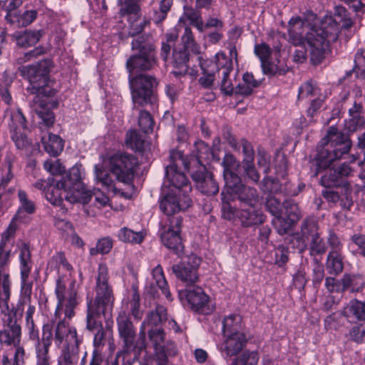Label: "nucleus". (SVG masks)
<instances>
[{
  "mask_svg": "<svg viewBox=\"0 0 365 365\" xmlns=\"http://www.w3.org/2000/svg\"><path fill=\"white\" fill-rule=\"evenodd\" d=\"M289 41L294 46L307 43L311 61L320 63L325 57L329 44L337 40L339 28L331 18L324 19L319 26H310L308 21L292 17L288 22Z\"/></svg>",
  "mask_w": 365,
  "mask_h": 365,
  "instance_id": "1",
  "label": "nucleus"
},
{
  "mask_svg": "<svg viewBox=\"0 0 365 365\" xmlns=\"http://www.w3.org/2000/svg\"><path fill=\"white\" fill-rule=\"evenodd\" d=\"M74 285L75 281H73L67 289L62 277L56 282L57 304L53 317L58 322L54 329V344L58 348L79 346L83 341L78 335L76 328L68 322L75 316V309L80 303V297Z\"/></svg>",
  "mask_w": 365,
  "mask_h": 365,
  "instance_id": "2",
  "label": "nucleus"
},
{
  "mask_svg": "<svg viewBox=\"0 0 365 365\" xmlns=\"http://www.w3.org/2000/svg\"><path fill=\"white\" fill-rule=\"evenodd\" d=\"M51 66L50 61L43 60L36 64L19 68L21 75L30 83L27 91L31 94H36L31 107L47 127L52 125L54 122L53 113L48 107V97L54 96L56 92L53 88L54 83L48 77Z\"/></svg>",
  "mask_w": 365,
  "mask_h": 365,
  "instance_id": "3",
  "label": "nucleus"
},
{
  "mask_svg": "<svg viewBox=\"0 0 365 365\" xmlns=\"http://www.w3.org/2000/svg\"><path fill=\"white\" fill-rule=\"evenodd\" d=\"M114 296L108 283V269L106 264H100L96 285L94 299L86 297V329L94 331L103 327L102 318L111 315L113 309Z\"/></svg>",
  "mask_w": 365,
  "mask_h": 365,
  "instance_id": "4",
  "label": "nucleus"
},
{
  "mask_svg": "<svg viewBox=\"0 0 365 365\" xmlns=\"http://www.w3.org/2000/svg\"><path fill=\"white\" fill-rule=\"evenodd\" d=\"M19 269H20V299L21 304H28V309L25 312L26 322H31L34 320V314L36 307L31 304V294L33 282L29 279L32 268L31 253L29 246L24 242L18 243Z\"/></svg>",
  "mask_w": 365,
  "mask_h": 365,
  "instance_id": "5",
  "label": "nucleus"
},
{
  "mask_svg": "<svg viewBox=\"0 0 365 365\" xmlns=\"http://www.w3.org/2000/svg\"><path fill=\"white\" fill-rule=\"evenodd\" d=\"M327 138L334 149L332 150L324 148L319 149L315 157L317 169L314 176H317L320 170L328 168L335 160H339L344 154L348 153L351 147V140L344 135L338 133L334 127L329 129Z\"/></svg>",
  "mask_w": 365,
  "mask_h": 365,
  "instance_id": "6",
  "label": "nucleus"
},
{
  "mask_svg": "<svg viewBox=\"0 0 365 365\" xmlns=\"http://www.w3.org/2000/svg\"><path fill=\"white\" fill-rule=\"evenodd\" d=\"M135 52L126 61V68L130 74L153 69L156 65V57L153 44L143 36L132 41Z\"/></svg>",
  "mask_w": 365,
  "mask_h": 365,
  "instance_id": "7",
  "label": "nucleus"
},
{
  "mask_svg": "<svg viewBox=\"0 0 365 365\" xmlns=\"http://www.w3.org/2000/svg\"><path fill=\"white\" fill-rule=\"evenodd\" d=\"M189 169V161L181 151L171 150L169 164L165 167V178L174 189L173 190L183 195H188L192 190L189 180L183 170Z\"/></svg>",
  "mask_w": 365,
  "mask_h": 365,
  "instance_id": "8",
  "label": "nucleus"
},
{
  "mask_svg": "<svg viewBox=\"0 0 365 365\" xmlns=\"http://www.w3.org/2000/svg\"><path fill=\"white\" fill-rule=\"evenodd\" d=\"M138 165L133 154L118 152L108 158V170L115 180L125 185H131Z\"/></svg>",
  "mask_w": 365,
  "mask_h": 365,
  "instance_id": "9",
  "label": "nucleus"
},
{
  "mask_svg": "<svg viewBox=\"0 0 365 365\" xmlns=\"http://www.w3.org/2000/svg\"><path fill=\"white\" fill-rule=\"evenodd\" d=\"M129 83L133 105L145 106L155 103L154 88L157 86L158 82L154 77L140 74L130 78Z\"/></svg>",
  "mask_w": 365,
  "mask_h": 365,
  "instance_id": "10",
  "label": "nucleus"
},
{
  "mask_svg": "<svg viewBox=\"0 0 365 365\" xmlns=\"http://www.w3.org/2000/svg\"><path fill=\"white\" fill-rule=\"evenodd\" d=\"M201 258L191 254L179 264L172 267L173 272L182 282L192 284L198 280L197 269L201 263Z\"/></svg>",
  "mask_w": 365,
  "mask_h": 365,
  "instance_id": "11",
  "label": "nucleus"
},
{
  "mask_svg": "<svg viewBox=\"0 0 365 365\" xmlns=\"http://www.w3.org/2000/svg\"><path fill=\"white\" fill-rule=\"evenodd\" d=\"M21 327L16 319L9 317L0 330V345L13 346L15 350L24 349L21 344Z\"/></svg>",
  "mask_w": 365,
  "mask_h": 365,
  "instance_id": "12",
  "label": "nucleus"
},
{
  "mask_svg": "<svg viewBox=\"0 0 365 365\" xmlns=\"http://www.w3.org/2000/svg\"><path fill=\"white\" fill-rule=\"evenodd\" d=\"M181 224L182 219L180 217L173 218L170 227L160 235L162 243L176 254H179L183 250L182 239L180 235Z\"/></svg>",
  "mask_w": 365,
  "mask_h": 365,
  "instance_id": "13",
  "label": "nucleus"
},
{
  "mask_svg": "<svg viewBox=\"0 0 365 365\" xmlns=\"http://www.w3.org/2000/svg\"><path fill=\"white\" fill-rule=\"evenodd\" d=\"M192 200L188 195L171 190L170 193L165 195L160 202V210L167 215H172L180 210L187 209L191 205Z\"/></svg>",
  "mask_w": 365,
  "mask_h": 365,
  "instance_id": "14",
  "label": "nucleus"
},
{
  "mask_svg": "<svg viewBox=\"0 0 365 365\" xmlns=\"http://www.w3.org/2000/svg\"><path fill=\"white\" fill-rule=\"evenodd\" d=\"M116 322L119 336L124 343L123 351H126V353H128L136 347L135 345V329L130 317L125 312L119 313Z\"/></svg>",
  "mask_w": 365,
  "mask_h": 365,
  "instance_id": "15",
  "label": "nucleus"
},
{
  "mask_svg": "<svg viewBox=\"0 0 365 365\" xmlns=\"http://www.w3.org/2000/svg\"><path fill=\"white\" fill-rule=\"evenodd\" d=\"M352 169L351 166L344 163L336 169H330L327 173L322 176L320 184L324 187H349L347 181H343V178L351 175Z\"/></svg>",
  "mask_w": 365,
  "mask_h": 365,
  "instance_id": "16",
  "label": "nucleus"
},
{
  "mask_svg": "<svg viewBox=\"0 0 365 365\" xmlns=\"http://www.w3.org/2000/svg\"><path fill=\"white\" fill-rule=\"evenodd\" d=\"M317 224L311 220H306L303 222L301 232L307 237H311L310 252L312 255H322L327 250L326 245L317 232Z\"/></svg>",
  "mask_w": 365,
  "mask_h": 365,
  "instance_id": "17",
  "label": "nucleus"
},
{
  "mask_svg": "<svg viewBox=\"0 0 365 365\" xmlns=\"http://www.w3.org/2000/svg\"><path fill=\"white\" fill-rule=\"evenodd\" d=\"M226 189L233 196L236 195L237 198L245 205L250 207H254L259 202V194L255 187L247 186L238 182L232 181V186H226Z\"/></svg>",
  "mask_w": 365,
  "mask_h": 365,
  "instance_id": "18",
  "label": "nucleus"
},
{
  "mask_svg": "<svg viewBox=\"0 0 365 365\" xmlns=\"http://www.w3.org/2000/svg\"><path fill=\"white\" fill-rule=\"evenodd\" d=\"M223 339L220 349L228 357L236 356L243 349L247 341L246 336L243 332L223 334Z\"/></svg>",
  "mask_w": 365,
  "mask_h": 365,
  "instance_id": "19",
  "label": "nucleus"
},
{
  "mask_svg": "<svg viewBox=\"0 0 365 365\" xmlns=\"http://www.w3.org/2000/svg\"><path fill=\"white\" fill-rule=\"evenodd\" d=\"M186 299L190 308L197 312L207 314L211 312L208 307L209 297L200 287H193L186 289Z\"/></svg>",
  "mask_w": 365,
  "mask_h": 365,
  "instance_id": "20",
  "label": "nucleus"
},
{
  "mask_svg": "<svg viewBox=\"0 0 365 365\" xmlns=\"http://www.w3.org/2000/svg\"><path fill=\"white\" fill-rule=\"evenodd\" d=\"M145 0H141L135 2L138 6V10L133 11H128L127 13L121 12V6L117 0V5L119 7V14L120 16H127L130 21L129 34L132 36L138 35L141 33L145 27L150 24V21L145 18H141L140 14V4Z\"/></svg>",
  "mask_w": 365,
  "mask_h": 365,
  "instance_id": "21",
  "label": "nucleus"
},
{
  "mask_svg": "<svg viewBox=\"0 0 365 365\" xmlns=\"http://www.w3.org/2000/svg\"><path fill=\"white\" fill-rule=\"evenodd\" d=\"M192 179L196 183L197 189L207 195H216L219 186L212 173L208 171L196 172L192 174Z\"/></svg>",
  "mask_w": 365,
  "mask_h": 365,
  "instance_id": "22",
  "label": "nucleus"
},
{
  "mask_svg": "<svg viewBox=\"0 0 365 365\" xmlns=\"http://www.w3.org/2000/svg\"><path fill=\"white\" fill-rule=\"evenodd\" d=\"M17 197L19 202V207L14 216L16 220L22 221L27 215H33L36 212V206L27 192L22 190H18Z\"/></svg>",
  "mask_w": 365,
  "mask_h": 365,
  "instance_id": "23",
  "label": "nucleus"
},
{
  "mask_svg": "<svg viewBox=\"0 0 365 365\" xmlns=\"http://www.w3.org/2000/svg\"><path fill=\"white\" fill-rule=\"evenodd\" d=\"M167 319V310L163 306H157L155 310H153L148 314L146 319L142 323L140 327V335L143 339V342L139 346L140 349L145 346L144 340L145 336V326H158L159 324L163 323V321Z\"/></svg>",
  "mask_w": 365,
  "mask_h": 365,
  "instance_id": "24",
  "label": "nucleus"
},
{
  "mask_svg": "<svg viewBox=\"0 0 365 365\" xmlns=\"http://www.w3.org/2000/svg\"><path fill=\"white\" fill-rule=\"evenodd\" d=\"M237 217L244 227L262 224L266 219L263 212L259 210H255V207L250 209H242L237 213Z\"/></svg>",
  "mask_w": 365,
  "mask_h": 365,
  "instance_id": "25",
  "label": "nucleus"
},
{
  "mask_svg": "<svg viewBox=\"0 0 365 365\" xmlns=\"http://www.w3.org/2000/svg\"><path fill=\"white\" fill-rule=\"evenodd\" d=\"M141 107L133 105L132 116L137 118L138 125L140 130L148 133L153 130L155 122L151 114Z\"/></svg>",
  "mask_w": 365,
  "mask_h": 365,
  "instance_id": "26",
  "label": "nucleus"
},
{
  "mask_svg": "<svg viewBox=\"0 0 365 365\" xmlns=\"http://www.w3.org/2000/svg\"><path fill=\"white\" fill-rule=\"evenodd\" d=\"M148 337L157 354L160 356L165 355L168 346L170 344L165 339V333L163 329L152 328L148 331Z\"/></svg>",
  "mask_w": 365,
  "mask_h": 365,
  "instance_id": "27",
  "label": "nucleus"
},
{
  "mask_svg": "<svg viewBox=\"0 0 365 365\" xmlns=\"http://www.w3.org/2000/svg\"><path fill=\"white\" fill-rule=\"evenodd\" d=\"M66 181H58L56 185H50L45 191V197L46 200L55 206H61L63 201L62 196L63 192L66 194L67 187H68Z\"/></svg>",
  "mask_w": 365,
  "mask_h": 365,
  "instance_id": "28",
  "label": "nucleus"
},
{
  "mask_svg": "<svg viewBox=\"0 0 365 365\" xmlns=\"http://www.w3.org/2000/svg\"><path fill=\"white\" fill-rule=\"evenodd\" d=\"M200 66L202 70V76H201L198 81L200 85L205 88H212L215 81V71L211 67H215V65L211 60H204L202 56H197Z\"/></svg>",
  "mask_w": 365,
  "mask_h": 365,
  "instance_id": "29",
  "label": "nucleus"
},
{
  "mask_svg": "<svg viewBox=\"0 0 365 365\" xmlns=\"http://www.w3.org/2000/svg\"><path fill=\"white\" fill-rule=\"evenodd\" d=\"M42 36V31H16L12 37L16 41V43L21 47H29L35 45Z\"/></svg>",
  "mask_w": 365,
  "mask_h": 365,
  "instance_id": "30",
  "label": "nucleus"
},
{
  "mask_svg": "<svg viewBox=\"0 0 365 365\" xmlns=\"http://www.w3.org/2000/svg\"><path fill=\"white\" fill-rule=\"evenodd\" d=\"M237 163L235 157L230 153L225 154L223 158L222 165L224 168L223 176L225 182V186H232V181L238 182L240 178L232 172V169Z\"/></svg>",
  "mask_w": 365,
  "mask_h": 365,
  "instance_id": "31",
  "label": "nucleus"
},
{
  "mask_svg": "<svg viewBox=\"0 0 365 365\" xmlns=\"http://www.w3.org/2000/svg\"><path fill=\"white\" fill-rule=\"evenodd\" d=\"M41 143L44 150L51 156H58L63 149V143L61 138L52 133L41 137Z\"/></svg>",
  "mask_w": 365,
  "mask_h": 365,
  "instance_id": "32",
  "label": "nucleus"
},
{
  "mask_svg": "<svg viewBox=\"0 0 365 365\" xmlns=\"http://www.w3.org/2000/svg\"><path fill=\"white\" fill-rule=\"evenodd\" d=\"M259 82L254 78L252 73H245L242 77V82L235 87V93L243 96L252 94L253 89L258 87Z\"/></svg>",
  "mask_w": 365,
  "mask_h": 365,
  "instance_id": "33",
  "label": "nucleus"
},
{
  "mask_svg": "<svg viewBox=\"0 0 365 365\" xmlns=\"http://www.w3.org/2000/svg\"><path fill=\"white\" fill-rule=\"evenodd\" d=\"M153 278L156 285L160 289L162 293L165 296L166 299L172 301V296L169 289L168 282L165 277L163 267L160 264H158L152 270Z\"/></svg>",
  "mask_w": 365,
  "mask_h": 365,
  "instance_id": "34",
  "label": "nucleus"
},
{
  "mask_svg": "<svg viewBox=\"0 0 365 365\" xmlns=\"http://www.w3.org/2000/svg\"><path fill=\"white\" fill-rule=\"evenodd\" d=\"M37 17L36 10L24 11L21 15L16 16L13 14H7L6 19L11 24L17 23L18 26H27L31 24Z\"/></svg>",
  "mask_w": 365,
  "mask_h": 365,
  "instance_id": "35",
  "label": "nucleus"
},
{
  "mask_svg": "<svg viewBox=\"0 0 365 365\" xmlns=\"http://www.w3.org/2000/svg\"><path fill=\"white\" fill-rule=\"evenodd\" d=\"M362 106L361 103H354L351 108L349 109V115L350 117L349 130L354 131L361 128L364 124V119L361 116Z\"/></svg>",
  "mask_w": 365,
  "mask_h": 365,
  "instance_id": "36",
  "label": "nucleus"
},
{
  "mask_svg": "<svg viewBox=\"0 0 365 365\" xmlns=\"http://www.w3.org/2000/svg\"><path fill=\"white\" fill-rule=\"evenodd\" d=\"M242 317L237 314H230L225 317L222 322L223 334L242 332Z\"/></svg>",
  "mask_w": 365,
  "mask_h": 365,
  "instance_id": "37",
  "label": "nucleus"
},
{
  "mask_svg": "<svg viewBox=\"0 0 365 365\" xmlns=\"http://www.w3.org/2000/svg\"><path fill=\"white\" fill-rule=\"evenodd\" d=\"M344 314L351 315L359 321H365V301L351 300L344 309Z\"/></svg>",
  "mask_w": 365,
  "mask_h": 365,
  "instance_id": "38",
  "label": "nucleus"
},
{
  "mask_svg": "<svg viewBox=\"0 0 365 365\" xmlns=\"http://www.w3.org/2000/svg\"><path fill=\"white\" fill-rule=\"evenodd\" d=\"M53 341H54V334L51 325L43 324L41 338L38 336V339L35 343V349L49 351Z\"/></svg>",
  "mask_w": 365,
  "mask_h": 365,
  "instance_id": "39",
  "label": "nucleus"
},
{
  "mask_svg": "<svg viewBox=\"0 0 365 365\" xmlns=\"http://www.w3.org/2000/svg\"><path fill=\"white\" fill-rule=\"evenodd\" d=\"M79 361V346L66 347L62 351L58 365H78Z\"/></svg>",
  "mask_w": 365,
  "mask_h": 365,
  "instance_id": "40",
  "label": "nucleus"
},
{
  "mask_svg": "<svg viewBox=\"0 0 365 365\" xmlns=\"http://www.w3.org/2000/svg\"><path fill=\"white\" fill-rule=\"evenodd\" d=\"M128 148L139 152H142L145 148V140L142 135L135 130H128L125 140Z\"/></svg>",
  "mask_w": 365,
  "mask_h": 365,
  "instance_id": "41",
  "label": "nucleus"
},
{
  "mask_svg": "<svg viewBox=\"0 0 365 365\" xmlns=\"http://www.w3.org/2000/svg\"><path fill=\"white\" fill-rule=\"evenodd\" d=\"M187 51L188 50L185 48L180 51H173V65L175 67L180 68L179 71H173L175 75H182L186 73L187 70V62L188 61Z\"/></svg>",
  "mask_w": 365,
  "mask_h": 365,
  "instance_id": "42",
  "label": "nucleus"
},
{
  "mask_svg": "<svg viewBox=\"0 0 365 365\" xmlns=\"http://www.w3.org/2000/svg\"><path fill=\"white\" fill-rule=\"evenodd\" d=\"M215 67H211L215 72L217 71L219 73H231L232 71V61L224 53L219 52L215 56V61H212Z\"/></svg>",
  "mask_w": 365,
  "mask_h": 365,
  "instance_id": "43",
  "label": "nucleus"
},
{
  "mask_svg": "<svg viewBox=\"0 0 365 365\" xmlns=\"http://www.w3.org/2000/svg\"><path fill=\"white\" fill-rule=\"evenodd\" d=\"M326 267L331 274H338L343 270L342 257L340 253L329 252Z\"/></svg>",
  "mask_w": 365,
  "mask_h": 365,
  "instance_id": "44",
  "label": "nucleus"
},
{
  "mask_svg": "<svg viewBox=\"0 0 365 365\" xmlns=\"http://www.w3.org/2000/svg\"><path fill=\"white\" fill-rule=\"evenodd\" d=\"M0 96L1 99L6 103L10 104L12 98L9 92V87L13 83V77L7 71H4L0 78Z\"/></svg>",
  "mask_w": 365,
  "mask_h": 365,
  "instance_id": "45",
  "label": "nucleus"
},
{
  "mask_svg": "<svg viewBox=\"0 0 365 365\" xmlns=\"http://www.w3.org/2000/svg\"><path fill=\"white\" fill-rule=\"evenodd\" d=\"M10 119L9 126L11 133L25 130L27 128L26 118L19 108L11 113Z\"/></svg>",
  "mask_w": 365,
  "mask_h": 365,
  "instance_id": "46",
  "label": "nucleus"
},
{
  "mask_svg": "<svg viewBox=\"0 0 365 365\" xmlns=\"http://www.w3.org/2000/svg\"><path fill=\"white\" fill-rule=\"evenodd\" d=\"M259 359V355L258 351L245 350L234 359L232 365H257Z\"/></svg>",
  "mask_w": 365,
  "mask_h": 365,
  "instance_id": "47",
  "label": "nucleus"
},
{
  "mask_svg": "<svg viewBox=\"0 0 365 365\" xmlns=\"http://www.w3.org/2000/svg\"><path fill=\"white\" fill-rule=\"evenodd\" d=\"M320 89L316 83L308 81L299 88L298 98L308 99L320 96Z\"/></svg>",
  "mask_w": 365,
  "mask_h": 365,
  "instance_id": "48",
  "label": "nucleus"
},
{
  "mask_svg": "<svg viewBox=\"0 0 365 365\" xmlns=\"http://www.w3.org/2000/svg\"><path fill=\"white\" fill-rule=\"evenodd\" d=\"M118 237L124 242L140 244L143 242L144 236L140 232H134L127 227H123L119 230Z\"/></svg>",
  "mask_w": 365,
  "mask_h": 365,
  "instance_id": "49",
  "label": "nucleus"
},
{
  "mask_svg": "<svg viewBox=\"0 0 365 365\" xmlns=\"http://www.w3.org/2000/svg\"><path fill=\"white\" fill-rule=\"evenodd\" d=\"M222 196V217L228 220H231L235 217V209L232 207L230 203V200H234L235 196H232L230 191L227 190V194L224 191L221 192Z\"/></svg>",
  "mask_w": 365,
  "mask_h": 365,
  "instance_id": "50",
  "label": "nucleus"
},
{
  "mask_svg": "<svg viewBox=\"0 0 365 365\" xmlns=\"http://www.w3.org/2000/svg\"><path fill=\"white\" fill-rule=\"evenodd\" d=\"M13 158L7 156L4 160V168L1 170V176L0 180V187L5 188L14 178L12 172Z\"/></svg>",
  "mask_w": 365,
  "mask_h": 365,
  "instance_id": "51",
  "label": "nucleus"
},
{
  "mask_svg": "<svg viewBox=\"0 0 365 365\" xmlns=\"http://www.w3.org/2000/svg\"><path fill=\"white\" fill-rule=\"evenodd\" d=\"M95 175L98 181H99L105 187H113L114 185L115 178L112 174L105 171L102 165H96L94 166Z\"/></svg>",
  "mask_w": 365,
  "mask_h": 365,
  "instance_id": "52",
  "label": "nucleus"
},
{
  "mask_svg": "<svg viewBox=\"0 0 365 365\" xmlns=\"http://www.w3.org/2000/svg\"><path fill=\"white\" fill-rule=\"evenodd\" d=\"M113 247V240L109 237H105L98 240L95 247L90 249L91 255L98 254L105 255L108 253Z\"/></svg>",
  "mask_w": 365,
  "mask_h": 365,
  "instance_id": "53",
  "label": "nucleus"
},
{
  "mask_svg": "<svg viewBox=\"0 0 365 365\" xmlns=\"http://www.w3.org/2000/svg\"><path fill=\"white\" fill-rule=\"evenodd\" d=\"M84 187L82 183H76L67 187L64 198L70 203H76L81 197Z\"/></svg>",
  "mask_w": 365,
  "mask_h": 365,
  "instance_id": "54",
  "label": "nucleus"
},
{
  "mask_svg": "<svg viewBox=\"0 0 365 365\" xmlns=\"http://www.w3.org/2000/svg\"><path fill=\"white\" fill-rule=\"evenodd\" d=\"M25 349L15 350L12 358H9L6 353L2 355L1 365H24Z\"/></svg>",
  "mask_w": 365,
  "mask_h": 365,
  "instance_id": "55",
  "label": "nucleus"
},
{
  "mask_svg": "<svg viewBox=\"0 0 365 365\" xmlns=\"http://www.w3.org/2000/svg\"><path fill=\"white\" fill-rule=\"evenodd\" d=\"M181 41L184 45V48L190 50L195 53H199L200 47L195 43L192 32L190 28L185 27Z\"/></svg>",
  "mask_w": 365,
  "mask_h": 365,
  "instance_id": "56",
  "label": "nucleus"
},
{
  "mask_svg": "<svg viewBox=\"0 0 365 365\" xmlns=\"http://www.w3.org/2000/svg\"><path fill=\"white\" fill-rule=\"evenodd\" d=\"M184 16L200 32L204 30V24L200 15L191 7H184Z\"/></svg>",
  "mask_w": 365,
  "mask_h": 365,
  "instance_id": "57",
  "label": "nucleus"
},
{
  "mask_svg": "<svg viewBox=\"0 0 365 365\" xmlns=\"http://www.w3.org/2000/svg\"><path fill=\"white\" fill-rule=\"evenodd\" d=\"M272 222L279 235H284L287 233L295 223L288 217L284 218L282 217V215L274 217Z\"/></svg>",
  "mask_w": 365,
  "mask_h": 365,
  "instance_id": "58",
  "label": "nucleus"
},
{
  "mask_svg": "<svg viewBox=\"0 0 365 365\" xmlns=\"http://www.w3.org/2000/svg\"><path fill=\"white\" fill-rule=\"evenodd\" d=\"M266 207L267 210L276 217L282 215V209L284 207V203L282 204L275 197L269 196L267 199Z\"/></svg>",
  "mask_w": 365,
  "mask_h": 365,
  "instance_id": "59",
  "label": "nucleus"
},
{
  "mask_svg": "<svg viewBox=\"0 0 365 365\" xmlns=\"http://www.w3.org/2000/svg\"><path fill=\"white\" fill-rule=\"evenodd\" d=\"M0 285L2 288V293L4 301L7 303L10 299L11 286L10 275L8 272L0 271Z\"/></svg>",
  "mask_w": 365,
  "mask_h": 365,
  "instance_id": "60",
  "label": "nucleus"
},
{
  "mask_svg": "<svg viewBox=\"0 0 365 365\" xmlns=\"http://www.w3.org/2000/svg\"><path fill=\"white\" fill-rule=\"evenodd\" d=\"M254 51L255 55L260 59L264 64L270 57L271 48L265 43H261L255 46Z\"/></svg>",
  "mask_w": 365,
  "mask_h": 365,
  "instance_id": "61",
  "label": "nucleus"
},
{
  "mask_svg": "<svg viewBox=\"0 0 365 365\" xmlns=\"http://www.w3.org/2000/svg\"><path fill=\"white\" fill-rule=\"evenodd\" d=\"M284 209L286 217L289 218L291 221L296 222L300 218V211L297 205L290 201L284 202Z\"/></svg>",
  "mask_w": 365,
  "mask_h": 365,
  "instance_id": "62",
  "label": "nucleus"
},
{
  "mask_svg": "<svg viewBox=\"0 0 365 365\" xmlns=\"http://www.w3.org/2000/svg\"><path fill=\"white\" fill-rule=\"evenodd\" d=\"M24 130L11 133V138L18 149H24L30 145V141L27 138Z\"/></svg>",
  "mask_w": 365,
  "mask_h": 365,
  "instance_id": "63",
  "label": "nucleus"
},
{
  "mask_svg": "<svg viewBox=\"0 0 365 365\" xmlns=\"http://www.w3.org/2000/svg\"><path fill=\"white\" fill-rule=\"evenodd\" d=\"M242 166L245 175L253 182H258L260 175L255 167L254 160L242 162Z\"/></svg>",
  "mask_w": 365,
  "mask_h": 365,
  "instance_id": "64",
  "label": "nucleus"
}]
</instances>
